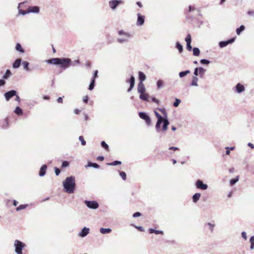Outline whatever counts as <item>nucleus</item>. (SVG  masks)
Segmentation results:
<instances>
[{"mask_svg": "<svg viewBox=\"0 0 254 254\" xmlns=\"http://www.w3.org/2000/svg\"><path fill=\"white\" fill-rule=\"evenodd\" d=\"M63 185L65 191L68 193H72L75 190L76 184L73 176L67 177L63 181Z\"/></svg>", "mask_w": 254, "mask_h": 254, "instance_id": "1", "label": "nucleus"}, {"mask_svg": "<svg viewBox=\"0 0 254 254\" xmlns=\"http://www.w3.org/2000/svg\"><path fill=\"white\" fill-rule=\"evenodd\" d=\"M71 60L70 58H61L59 65L62 69L65 70L71 66Z\"/></svg>", "mask_w": 254, "mask_h": 254, "instance_id": "2", "label": "nucleus"}, {"mask_svg": "<svg viewBox=\"0 0 254 254\" xmlns=\"http://www.w3.org/2000/svg\"><path fill=\"white\" fill-rule=\"evenodd\" d=\"M25 244L21 241L16 240L14 242L15 252L17 254H23L22 250L25 247Z\"/></svg>", "mask_w": 254, "mask_h": 254, "instance_id": "3", "label": "nucleus"}, {"mask_svg": "<svg viewBox=\"0 0 254 254\" xmlns=\"http://www.w3.org/2000/svg\"><path fill=\"white\" fill-rule=\"evenodd\" d=\"M118 34L120 35H124L125 37L121 38H118L117 39L118 42L119 43H123L125 42H128V38L131 37V35L129 33L125 32L123 30H120L118 31Z\"/></svg>", "mask_w": 254, "mask_h": 254, "instance_id": "4", "label": "nucleus"}, {"mask_svg": "<svg viewBox=\"0 0 254 254\" xmlns=\"http://www.w3.org/2000/svg\"><path fill=\"white\" fill-rule=\"evenodd\" d=\"M124 3V1L122 0H111L109 2V5L110 7L115 10L120 4H123Z\"/></svg>", "mask_w": 254, "mask_h": 254, "instance_id": "5", "label": "nucleus"}, {"mask_svg": "<svg viewBox=\"0 0 254 254\" xmlns=\"http://www.w3.org/2000/svg\"><path fill=\"white\" fill-rule=\"evenodd\" d=\"M84 203L90 209H96L99 207L98 203L95 200H85Z\"/></svg>", "mask_w": 254, "mask_h": 254, "instance_id": "6", "label": "nucleus"}, {"mask_svg": "<svg viewBox=\"0 0 254 254\" xmlns=\"http://www.w3.org/2000/svg\"><path fill=\"white\" fill-rule=\"evenodd\" d=\"M195 187L197 189L201 190H206L208 189V185L204 184L203 182L200 179H198L195 183Z\"/></svg>", "mask_w": 254, "mask_h": 254, "instance_id": "7", "label": "nucleus"}, {"mask_svg": "<svg viewBox=\"0 0 254 254\" xmlns=\"http://www.w3.org/2000/svg\"><path fill=\"white\" fill-rule=\"evenodd\" d=\"M139 117L145 121L146 124L149 126L151 124V120L149 116L145 112H141L138 113Z\"/></svg>", "mask_w": 254, "mask_h": 254, "instance_id": "8", "label": "nucleus"}, {"mask_svg": "<svg viewBox=\"0 0 254 254\" xmlns=\"http://www.w3.org/2000/svg\"><path fill=\"white\" fill-rule=\"evenodd\" d=\"M235 37L231 38L226 41H222L219 42V46L221 48H224L228 46L229 44H232L235 41Z\"/></svg>", "mask_w": 254, "mask_h": 254, "instance_id": "9", "label": "nucleus"}, {"mask_svg": "<svg viewBox=\"0 0 254 254\" xmlns=\"http://www.w3.org/2000/svg\"><path fill=\"white\" fill-rule=\"evenodd\" d=\"M17 93V92L16 90H11L10 91H8L7 92H5L4 94V97L6 101H8L11 98H12L13 96H15V95H16Z\"/></svg>", "mask_w": 254, "mask_h": 254, "instance_id": "10", "label": "nucleus"}, {"mask_svg": "<svg viewBox=\"0 0 254 254\" xmlns=\"http://www.w3.org/2000/svg\"><path fill=\"white\" fill-rule=\"evenodd\" d=\"M245 90V86L240 83H238L236 84L235 87L234 91L239 94H240L244 92Z\"/></svg>", "mask_w": 254, "mask_h": 254, "instance_id": "11", "label": "nucleus"}, {"mask_svg": "<svg viewBox=\"0 0 254 254\" xmlns=\"http://www.w3.org/2000/svg\"><path fill=\"white\" fill-rule=\"evenodd\" d=\"M61 58H52L46 61V62L50 64L59 65Z\"/></svg>", "mask_w": 254, "mask_h": 254, "instance_id": "12", "label": "nucleus"}, {"mask_svg": "<svg viewBox=\"0 0 254 254\" xmlns=\"http://www.w3.org/2000/svg\"><path fill=\"white\" fill-rule=\"evenodd\" d=\"M137 20L136 25L138 26H141L144 23L145 17L143 15H141L140 13H137Z\"/></svg>", "mask_w": 254, "mask_h": 254, "instance_id": "13", "label": "nucleus"}, {"mask_svg": "<svg viewBox=\"0 0 254 254\" xmlns=\"http://www.w3.org/2000/svg\"><path fill=\"white\" fill-rule=\"evenodd\" d=\"M27 9L29 13H38L40 11V7L38 6H30L28 7Z\"/></svg>", "mask_w": 254, "mask_h": 254, "instance_id": "14", "label": "nucleus"}, {"mask_svg": "<svg viewBox=\"0 0 254 254\" xmlns=\"http://www.w3.org/2000/svg\"><path fill=\"white\" fill-rule=\"evenodd\" d=\"M24 4H25V2H20L18 4V5L17 7V8L18 10V14H20L22 15H25L26 14L29 13V12H28V9H27V10H23L21 9V7L22 6V5H24Z\"/></svg>", "mask_w": 254, "mask_h": 254, "instance_id": "15", "label": "nucleus"}, {"mask_svg": "<svg viewBox=\"0 0 254 254\" xmlns=\"http://www.w3.org/2000/svg\"><path fill=\"white\" fill-rule=\"evenodd\" d=\"M89 228L84 227L83 228L81 229V231L80 232L79 235L81 237H85L89 233Z\"/></svg>", "mask_w": 254, "mask_h": 254, "instance_id": "16", "label": "nucleus"}, {"mask_svg": "<svg viewBox=\"0 0 254 254\" xmlns=\"http://www.w3.org/2000/svg\"><path fill=\"white\" fill-rule=\"evenodd\" d=\"M47 169V166L46 164L43 165L39 170V175L40 177H44L46 173Z\"/></svg>", "mask_w": 254, "mask_h": 254, "instance_id": "17", "label": "nucleus"}, {"mask_svg": "<svg viewBox=\"0 0 254 254\" xmlns=\"http://www.w3.org/2000/svg\"><path fill=\"white\" fill-rule=\"evenodd\" d=\"M145 88L143 83H139L138 84L137 91L138 92L141 94L144 93L145 92Z\"/></svg>", "mask_w": 254, "mask_h": 254, "instance_id": "18", "label": "nucleus"}, {"mask_svg": "<svg viewBox=\"0 0 254 254\" xmlns=\"http://www.w3.org/2000/svg\"><path fill=\"white\" fill-rule=\"evenodd\" d=\"M146 78L145 74L142 71H139L138 72V80L139 81V83H143V82L145 80Z\"/></svg>", "mask_w": 254, "mask_h": 254, "instance_id": "19", "label": "nucleus"}, {"mask_svg": "<svg viewBox=\"0 0 254 254\" xmlns=\"http://www.w3.org/2000/svg\"><path fill=\"white\" fill-rule=\"evenodd\" d=\"M22 60L21 59H17L12 64V67L13 68H18L19 67Z\"/></svg>", "mask_w": 254, "mask_h": 254, "instance_id": "20", "label": "nucleus"}, {"mask_svg": "<svg viewBox=\"0 0 254 254\" xmlns=\"http://www.w3.org/2000/svg\"><path fill=\"white\" fill-rule=\"evenodd\" d=\"M85 167H93L95 169H99L100 168V165H98L96 163H93L91 161H88L87 163V165L85 166Z\"/></svg>", "mask_w": 254, "mask_h": 254, "instance_id": "21", "label": "nucleus"}, {"mask_svg": "<svg viewBox=\"0 0 254 254\" xmlns=\"http://www.w3.org/2000/svg\"><path fill=\"white\" fill-rule=\"evenodd\" d=\"M14 113L19 116H22L23 114L22 109L19 106L16 107L14 110Z\"/></svg>", "mask_w": 254, "mask_h": 254, "instance_id": "22", "label": "nucleus"}, {"mask_svg": "<svg viewBox=\"0 0 254 254\" xmlns=\"http://www.w3.org/2000/svg\"><path fill=\"white\" fill-rule=\"evenodd\" d=\"M201 194L199 192L194 193L192 196V200L194 203H196L200 198Z\"/></svg>", "mask_w": 254, "mask_h": 254, "instance_id": "23", "label": "nucleus"}, {"mask_svg": "<svg viewBox=\"0 0 254 254\" xmlns=\"http://www.w3.org/2000/svg\"><path fill=\"white\" fill-rule=\"evenodd\" d=\"M198 78L195 76H193L192 77V80L190 83V86H198L197 81Z\"/></svg>", "mask_w": 254, "mask_h": 254, "instance_id": "24", "label": "nucleus"}, {"mask_svg": "<svg viewBox=\"0 0 254 254\" xmlns=\"http://www.w3.org/2000/svg\"><path fill=\"white\" fill-rule=\"evenodd\" d=\"M149 95L147 93H142L140 94L139 98L144 101H149Z\"/></svg>", "mask_w": 254, "mask_h": 254, "instance_id": "25", "label": "nucleus"}, {"mask_svg": "<svg viewBox=\"0 0 254 254\" xmlns=\"http://www.w3.org/2000/svg\"><path fill=\"white\" fill-rule=\"evenodd\" d=\"M112 232V229L111 228H101L100 229V232L102 234H109Z\"/></svg>", "mask_w": 254, "mask_h": 254, "instance_id": "26", "label": "nucleus"}, {"mask_svg": "<svg viewBox=\"0 0 254 254\" xmlns=\"http://www.w3.org/2000/svg\"><path fill=\"white\" fill-rule=\"evenodd\" d=\"M12 73L9 69H7L5 73L2 76V79L4 80L7 79L11 75Z\"/></svg>", "mask_w": 254, "mask_h": 254, "instance_id": "27", "label": "nucleus"}, {"mask_svg": "<svg viewBox=\"0 0 254 254\" xmlns=\"http://www.w3.org/2000/svg\"><path fill=\"white\" fill-rule=\"evenodd\" d=\"M163 123V119L161 120H157V121L156 124L155 128L157 131L159 132L160 130L161 125Z\"/></svg>", "mask_w": 254, "mask_h": 254, "instance_id": "28", "label": "nucleus"}, {"mask_svg": "<svg viewBox=\"0 0 254 254\" xmlns=\"http://www.w3.org/2000/svg\"><path fill=\"white\" fill-rule=\"evenodd\" d=\"M127 83L129 84V85L134 86L135 84V78L133 75H131L129 79L126 81Z\"/></svg>", "mask_w": 254, "mask_h": 254, "instance_id": "29", "label": "nucleus"}, {"mask_svg": "<svg viewBox=\"0 0 254 254\" xmlns=\"http://www.w3.org/2000/svg\"><path fill=\"white\" fill-rule=\"evenodd\" d=\"M175 48L177 49L180 53H182L183 51V46L179 42L176 43Z\"/></svg>", "mask_w": 254, "mask_h": 254, "instance_id": "30", "label": "nucleus"}, {"mask_svg": "<svg viewBox=\"0 0 254 254\" xmlns=\"http://www.w3.org/2000/svg\"><path fill=\"white\" fill-rule=\"evenodd\" d=\"M198 68L199 69L198 71L200 77L203 78L206 71V69L202 67H198Z\"/></svg>", "mask_w": 254, "mask_h": 254, "instance_id": "31", "label": "nucleus"}, {"mask_svg": "<svg viewBox=\"0 0 254 254\" xmlns=\"http://www.w3.org/2000/svg\"><path fill=\"white\" fill-rule=\"evenodd\" d=\"M245 29V26L241 25L239 28L236 29V33L238 35H240L241 33Z\"/></svg>", "mask_w": 254, "mask_h": 254, "instance_id": "32", "label": "nucleus"}, {"mask_svg": "<svg viewBox=\"0 0 254 254\" xmlns=\"http://www.w3.org/2000/svg\"><path fill=\"white\" fill-rule=\"evenodd\" d=\"M22 65L24 69L27 71H30L31 70L29 68V63L27 61H23L22 62Z\"/></svg>", "mask_w": 254, "mask_h": 254, "instance_id": "33", "label": "nucleus"}, {"mask_svg": "<svg viewBox=\"0 0 254 254\" xmlns=\"http://www.w3.org/2000/svg\"><path fill=\"white\" fill-rule=\"evenodd\" d=\"M190 72V70L182 71L179 72V75L180 78H183L186 76L188 74H189Z\"/></svg>", "mask_w": 254, "mask_h": 254, "instance_id": "34", "label": "nucleus"}, {"mask_svg": "<svg viewBox=\"0 0 254 254\" xmlns=\"http://www.w3.org/2000/svg\"><path fill=\"white\" fill-rule=\"evenodd\" d=\"M122 164V162L121 161L118 160H115L112 162L111 163H107L106 164L108 166H117V165H120Z\"/></svg>", "mask_w": 254, "mask_h": 254, "instance_id": "35", "label": "nucleus"}, {"mask_svg": "<svg viewBox=\"0 0 254 254\" xmlns=\"http://www.w3.org/2000/svg\"><path fill=\"white\" fill-rule=\"evenodd\" d=\"M15 49L16 51H18L21 53H24V50L22 47L21 44L20 43H17L15 46Z\"/></svg>", "mask_w": 254, "mask_h": 254, "instance_id": "36", "label": "nucleus"}, {"mask_svg": "<svg viewBox=\"0 0 254 254\" xmlns=\"http://www.w3.org/2000/svg\"><path fill=\"white\" fill-rule=\"evenodd\" d=\"M95 79H91L90 83L89 84L88 89L90 91L92 90L95 85Z\"/></svg>", "mask_w": 254, "mask_h": 254, "instance_id": "37", "label": "nucleus"}, {"mask_svg": "<svg viewBox=\"0 0 254 254\" xmlns=\"http://www.w3.org/2000/svg\"><path fill=\"white\" fill-rule=\"evenodd\" d=\"M239 179V176H236V178H235L234 179H231L230 181V185L232 186L234 185L237 182H238Z\"/></svg>", "mask_w": 254, "mask_h": 254, "instance_id": "38", "label": "nucleus"}, {"mask_svg": "<svg viewBox=\"0 0 254 254\" xmlns=\"http://www.w3.org/2000/svg\"><path fill=\"white\" fill-rule=\"evenodd\" d=\"M192 50L193 51V56H198L200 55V50L198 48L194 47Z\"/></svg>", "mask_w": 254, "mask_h": 254, "instance_id": "39", "label": "nucleus"}, {"mask_svg": "<svg viewBox=\"0 0 254 254\" xmlns=\"http://www.w3.org/2000/svg\"><path fill=\"white\" fill-rule=\"evenodd\" d=\"M101 146L104 148L105 150L109 151V145L106 143V142L105 141H102L101 142Z\"/></svg>", "mask_w": 254, "mask_h": 254, "instance_id": "40", "label": "nucleus"}, {"mask_svg": "<svg viewBox=\"0 0 254 254\" xmlns=\"http://www.w3.org/2000/svg\"><path fill=\"white\" fill-rule=\"evenodd\" d=\"M28 206V204H21L16 208L17 211L25 209Z\"/></svg>", "mask_w": 254, "mask_h": 254, "instance_id": "41", "label": "nucleus"}, {"mask_svg": "<svg viewBox=\"0 0 254 254\" xmlns=\"http://www.w3.org/2000/svg\"><path fill=\"white\" fill-rule=\"evenodd\" d=\"M250 242L251 243L250 249L253 250L254 249V236L250 237Z\"/></svg>", "mask_w": 254, "mask_h": 254, "instance_id": "42", "label": "nucleus"}, {"mask_svg": "<svg viewBox=\"0 0 254 254\" xmlns=\"http://www.w3.org/2000/svg\"><path fill=\"white\" fill-rule=\"evenodd\" d=\"M200 63L202 64L208 65L210 63V61L209 60L203 59L200 60Z\"/></svg>", "mask_w": 254, "mask_h": 254, "instance_id": "43", "label": "nucleus"}, {"mask_svg": "<svg viewBox=\"0 0 254 254\" xmlns=\"http://www.w3.org/2000/svg\"><path fill=\"white\" fill-rule=\"evenodd\" d=\"M120 176L122 177V179L124 181L127 179V174L125 172L119 171Z\"/></svg>", "mask_w": 254, "mask_h": 254, "instance_id": "44", "label": "nucleus"}, {"mask_svg": "<svg viewBox=\"0 0 254 254\" xmlns=\"http://www.w3.org/2000/svg\"><path fill=\"white\" fill-rule=\"evenodd\" d=\"M181 102V100L178 98H176L175 102L173 103V106L175 107H177L179 106Z\"/></svg>", "mask_w": 254, "mask_h": 254, "instance_id": "45", "label": "nucleus"}, {"mask_svg": "<svg viewBox=\"0 0 254 254\" xmlns=\"http://www.w3.org/2000/svg\"><path fill=\"white\" fill-rule=\"evenodd\" d=\"M8 127V121L7 118L4 119V123L2 126L3 129H7Z\"/></svg>", "mask_w": 254, "mask_h": 254, "instance_id": "46", "label": "nucleus"}, {"mask_svg": "<svg viewBox=\"0 0 254 254\" xmlns=\"http://www.w3.org/2000/svg\"><path fill=\"white\" fill-rule=\"evenodd\" d=\"M80 64V62L79 60H75L74 61H71V66H75L77 65H79Z\"/></svg>", "mask_w": 254, "mask_h": 254, "instance_id": "47", "label": "nucleus"}, {"mask_svg": "<svg viewBox=\"0 0 254 254\" xmlns=\"http://www.w3.org/2000/svg\"><path fill=\"white\" fill-rule=\"evenodd\" d=\"M185 41L187 43H191V37L190 34H188L187 37L185 38Z\"/></svg>", "mask_w": 254, "mask_h": 254, "instance_id": "48", "label": "nucleus"}, {"mask_svg": "<svg viewBox=\"0 0 254 254\" xmlns=\"http://www.w3.org/2000/svg\"><path fill=\"white\" fill-rule=\"evenodd\" d=\"M163 80L159 79L157 81V86L158 88H159V89L161 88L163 86Z\"/></svg>", "mask_w": 254, "mask_h": 254, "instance_id": "49", "label": "nucleus"}, {"mask_svg": "<svg viewBox=\"0 0 254 254\" xmlns=\"http://www.w3.org/2000/svg\"><path fill=\"white\" fill-rule=\"evenodd\" d=\"M69 163L67 161H63L62 164V168H64L68 167Z\"/></svg>", "mask_w": 254, "mask_h": 254, "instance_id": "50", "label": "nucleus"}, {"mask_svg": "<svg viewBox=\"0 0 254 254\" xmlns=\"http://www.w3.org/2000/svg\"><path fill=\"white\" fill-rule=\"evenodd\" d=\"M235 148V147H226L225 148L226 151V155H229L230 153V151L231 150H233Z\"/></svg>", "mask_w": 254, "mask_h": 254, "instance_id": "51", "label": "nucleus"}, {"mask_svg": "<svg viewBox=\"0 0 254 254\" xmlns=\"http://www.w3.org/2000/svg\"><path fill=\"white\" fill-rule=\"evenodd\" d=\"M79 140L81 141V144L82 146H84L86 145V142L84 140L83 136H79Z\"/></svg>", "mask_w": 254, "mask_h": 254, "instance_id": "52", "label": "nucleus"}, {"mask_svg": "<svg viewBox=\"0 0 254 254\" xmlns=\"http://www.w3.org/2000/svg\"><path fill=\"white\" fill-rule=\"evenodd\" d=\"M154 112L156 118H157V120L163 119L162 116L158 112H157L156 111H154Z\"/></svg>", "mask_w": 254, "mask_h": 254, "instance_id": "53", "label": "nucleus"}, {"mask_svg": "<svg viewBox=\"0 0 254 254\" xmlns=\"http://www.w3.org/2000/svg\"><path fill=\"white\" fill-rule=\"evenodd\" d=\"M131 225L133 226V227H134L135 228H136L138 231H139L140 232H144V229L142 226H135V225H133V224H132Z\"/></svg>", "mask_w": 254, "mask_h": 254, "instance_id": "54", "label": "nucleus"}, {"mask_svg": "<svg viewBox=\"0 0 254 254\" xmlns=\"http://www.w3.org/2000/svg\"><path fill=\"white\" fill-rule=\"evenodd\" d=\"M55 173L56 176H59L61 173V170L57 167H54Z\"/></svg>", "mask_w": 254, "mask_h": 254, "instance_id": "55", "label": "nucleus"}, {"mask_svg": "<svg viewBox=\"0 0 254 254\" xmlns=\"http://www.w3.org/2000/svg\"><path fill=\"white\" fill-rule=\"evenodd\" d=\"M199 69L198 68V67H195L194 69V71H193V74L194 76H195L196 77H197V76H199V71H198Z\"/></svg>", "mask_w": 254, "mask_h": 254, "instance_id": "56", "label": "nucleus"}, {"mask_svg": "<svg viewBox=\"0 0 254 254\" xmlns=\"http://www.w3.org/2000/svg\"><path fill=\"white\" fill-rule=\"evenodd\" d=\"M186 48L189 51H191L193 48L191 45V43H187Z\"/></svg>", "mask_w": 254, "mask_h": 254, "instance_id": "57", "label": "nucleus"}, {"mask_svg": "<svg viewBox=\"0 0 254 254\" xmlns=\"http://www.w3.org/2000/svg\"><path fill=\"white\" fill-rule=\"evenodd\" d=\"M151 100L152 101V102L156 103L157 105H159L160 103V101L154 97H151Z\"/></svg>", "mask_w": 254, "mask_h": 254, "instance_id": "58", "label": "nucleus"}, {"mask_svg": "<svg viewBox=\"0 0 254 254\" xmlns=\"http://www.w3.org/2000/svg\"><path fill=\"white\" fill-rule=\"evenodd\" d=\"M98 70H94L92 79H96V78L98 77Z\"/></svg>", "mask_w": 254, "mask_h": 254, "instance_id": "59", "label": "nucleus"}, {"mask_svg": "<svg viewBox=\"0 0 254 254\" xmlns=\"http://www.w3.org/2000/svg\"><path fill=\"white\" fill-rule=\"evenodd\" d=\"M162 123L163 125L168 126V125H169V122L168 119L167 118V119H163Z\"/></svg>", "mask_w": 254, "mask_h": 254, "instance_id": "60", "label": "nucleus"}, {"mask_svg": "<svg viewBox=\"0 0 254 254\" xmlns=\"http://www.w3.org/2000/svg\"><path fill=\"white\" fill-rule=\"evenodd\" d=\"M141 216V213L139 212H136L133 214L132 217L134 218L140 217Z\"/></svg>", "mask_w": 254, "mask_h": 254, "instance_id": "61", "label": "nucleus"}, {"mask_svg": "<svg viewBox=\"0 0 254 254\" xmlns=\"http://www.w3.org/2000/svg\"><path fill=\"white\" fill-rule=\"evenodd\" d=\"M207 225L209 226V229L211 232H212L214 227V225L211 224V223H208Z\"/></svg>", "mask_w": 254, "mask_h": 254, "instance_id": "62", "label": "nucleus"}, {"mask_svg": "<svg viewBox=\"0 0 254 254\" xmlns=\"http://www.w3.org/2000/svg\"><path fill=\"white\" fill-rule=\"evenodd\" d=\"M6 84V81L3 79H0V86H3Z\"/></svg>", "mask_w": 254, "mask_h": 254, "instance_id": "63", "label": "nucleus"}, {"mask_svg": "<svg viewBox=\"0 0 254 254\" xmlns=\"http://www.w3.org/2000/svg\"><path fill=\"white\" fill-rule=\"evenodd\" d=\"M88 99H89V98H88V96L87 95L85 96L83 99V102L84 103H86L87 104L88 103Z\"/></svg>", "mask_w": 254, "mask_h": 254, "instance_id": "64", "label": "nucleus"}]
</instances>
